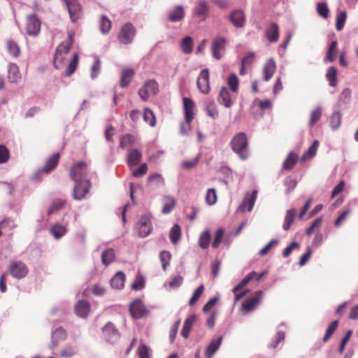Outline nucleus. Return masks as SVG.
I'll return each instance as SVG.
<instances>
[{"mask_svg": "<svg viewBox=\"0 0 358 358\" xmlns=\"http://www.w3.org/2000/svg\"><path fill=\"white\" fill-rule=\"evenodd\" d=\"M232 150L239 157L245 160L250 156L248 141L247 136L243 132L236 134L230 143Z\"/></svg>", "mask_w": 358, "mask_h": 358, "instance_id": "1", "label": "nucleus"}, {"mask_svg": "<svg viewBox=\"0 0 358 358\" xmlns=\"http://www.w3.org/2000/svg\"><path fill=\"white\" fill-rule=\"evenodd\" d=\"M73 41V33L69 32L68 40L61 43L57 48L54 57V66L56 69H59L63 62L65 55L69 52Z\"/></svg>", "mask_w": 358, "mask_h": 358, "instance_id": "2", "label": "nucleus"}, {"mask_svg": "<svg viewBox=\"0 0 358 358\" xmlns=\"http://www.w3.org/2000/svg\"><path fill=\"white\" fill-rule=\"evenodd\" d=\"M89 170L87 163L79 162L75 163L70 169V177L74 182L87 180Z\"/></svg>", "mask_w": 358, "mask_h": 358, "instance_id": "3", "label": "nucleus"}, {"mask_svg": "<svg viewBox=\"0 0 358 358\" xmlns=\"http://www.w3.org/2000/svg\"><path fill=\"white\" fill-rule=\"evenodd\" d=\"M136 35V29L131 23H126L124 24L117 36L119 41L122 44L131 43Z\"/></svg>", "mask_w": 358, "mask_h": 358, "instance_id": "4", "label": "nucleus"}, {"mask_svg": "<svg viewBox=\"0 0 358 358\" xmlns=\"http://www.w3.org/2000/svg\"><path fill=\"white\" fill-rule=\"evenodd\" d=\"M76 185L73 189V197L76 200H82L89 193L91 187L90 180L75 182Z\"/></svg>", "mask_w": 358, "mask_h": 358, "instance_id": "5", "label": "nucleus"}, {"mask_svg": "<svg viewBox=\"0 0 358 358\" xmlns=\"http://www.w3.org/2000/svg\"><path fill=\"white\" fill-rule=\"evenodd\" d=\"M158 91V85L156 81L150 80L138 90V95L143 101H145L150 96L156 94Z\"/></svg>", "mask_w": 358, "mask_h": 358, "instance_id": "6", "label": "nucleus"}, {"mask_svg": "<svg viewBox=\"0 0 358 358\" xmlns=\"http://www.w3.org/2000/svg\"><path fill=\"white\" fill-rule=\"evenodd\" d=\"M102 332L105 340L110 343H116L120 337L119 331L111 322L103 327Z\"/></svg>", "mask_w": 358, "mask_h": 358, "instance_id": "7", "label": "nucleus"}, {"mask_svg": "<svg viewBox=\"0 0 358 358\" xmlns=\"http://www.w3.org/2000/svg\"><path fill=\"white\" fill-rule=\"evenodd\" d=\"M8 271L15 278L20 279L24 278L28 273V268L22 262H11L8 266Z\"/></svg>", "mask_w": 358, "mask_h": 358, "instance_id": "8", "label": "nucleus"}, {"mask_svg": "<svg viewBox=\"0 0 358 358\" xmlns=\"http://www.w3.org/2000/svg\"><path fill=\"white\" fill-rule=\"evenodd\" d=\"M71 20L73 22H77L82 16V8L78 0H64Z\"/></svg>", "mask_w": 358, "mask_h": 358, "instance_id": "9", "label": "nucleus"}, {"mask_svg": "<svg viewBox=\"0 0 358 358\" xmlns=\"http://www.w3.org/2000/svg\"><path fill=\"white\" fill-rule=\"evenodd\" d=\"M263 294L264 292L262 291H258L255 293V296L246 300L242 305V312L246 314L254 310L260 303Z\"/></svg>", "mask_w": 358, "mask_h": 358, "instance_id": "10", "label": "nucleus"}, {"mask_svg": "<svg viewBox=\"0 0 358 358\" xmlns=\"http://www.w3.org/2000/svg\"><path fill=\"white\" fill-rule=\"evenodd\" d=\"M210 6L208 2L206 0H198L195 3V6L193 10V15L201 20H205L209 13Z\"/></svg>", "mask_w": 358, "mask_h": 358, "instance_id": "11", "label": "nucleus"}, {"mask_svg": "<svg viewBox=\"0 0 358 358\" xmlns=\"http://www.w3.org/2000/svg\"><path fill=\"white\" fill-rule=\"evenodd\" d=\"M41 29V22L35 15H30L27 17L26 31L27 34L36 36Z\"/></svg>", "mask_w": 358, "mask_h": 358, "instance_id": "12", "label": "nucleus"}, {"mask_svg": "<svg viewBox=\"0 0 358 358\" xmlns=\"http://www.w3.org/2000/svg\"><path fill=\"white\" fill-rule=\"evenodd\" d=\"M197 87L199 91L204 94H208L210 91L209 84V72L207 69H203L197 78L196 82Z\"/></svg>", "mask_w": 358, "mask_h": 358, "instance_id": "13", "label": "nucleus"}, {"mask_svg": "<svg viewBox=\"0 0 358 358\" xmlns=\"http://www.w3.org/2000/svg\"><path fill=\"white\" fill-rule=\"evenodd\" d=\"M226 40L223 37L215 38L211 45L213 57L216 59H220L225 52Z\"/></svg>", "mask_w": 358, "mask_h": 358, "instance_id": "14", "label": "nucleus"}, {"mask_svg": "<svg viewBox=\"0 0 358 358\" xmlns=\"http://www.w3.org/2000/svg\"><path fill=\"white\" fill-rule=\"evenodd\" d=\"M138 234L141 237L148 236L152 230V223L150 216L145 215L142 216L138 222Z\"/></svg>", "mask_w": 358, "mask_h": 358, "instance_id": "15", "label": "nucleus"}, {"mask_svg": "<svg viewBox=\"0 0 358 358\" xmlns=\"http://www.w3.org/2000/svg\"><path fill=\"white\" fill-rule=\"evenodd\" d=\"M130 313L133 317L141 318L146 313V308L141 299L134 300L130 305Z\"/></svg>", "mask_w": 358, "mask_h": 358, "instance_id": "16", "label": "nucleus"}, {"mask_svg": "<svg viewBox=\"0 0 358 358\" xmlns=\"http://www.w3.org/2000/svg\"><path fill=\"white\" fill-rule=\"evenodd\" d=\"M217 101L226 108H230L232 106V95L227 87L223 86L221 87L217 96Z\"/></svg>", "mask_w": 358, "mask_h": 358, "instance_id": "17", "label": "nucleus"}, {"mask_svg": "<svg viewBox=\"0 0 358 358\" xmlns=\"http://www.w3.org/2000/svg\"><path fill=\"white\" fill-rule=\"evenodd\" d=\"M257 197V190H254L250 195L248 193L237 210L241 213L244 212L245 208L248 206V210L251 211L254 207Z\"/></svg>", "mask_w": 358, "mask_h": 358, "instance_id": "18", "label": "nucleus"}, {"mask_svg": "<svg viewBox=\"0 0 358 358\" xmlns=\"http://www.w3.org/2000/svg\"><path fill=\"white\" fill-rule=\"evenodd\" d=\"M142 153L138 149H129L127 157V162L129 167L136 166L141 162Z\"/></svg>", "mask_w": 358, "mask_h": 358, "instance_id": "19", "label": "nucleus"}, {"mask_svg": "<svg viewBox=\"0 0 358 358\" xmlns=\"http://www.w3.org/2000/svg\"><path fill=\"white\" fill-rule=\"evenodd\" d=\"M183 105H184V113H185V119L188 122H192L194 117V107L195 104L191 99L184 98L183 99Z\"/></svg>", "mask_w": 358, "mask_h": 358, "instance_id": "20", "label": "nucleus"}, {"mask_svg": "<svg viewBox=\"0 0 358 358\" xmlns=\"http://www.w3.org/2000/svg\"><path fill=\"white\" fill-rule=\"evenodd\" d=\"M229 20L232 24L237 27H242L245 22V15L241 10H235L229 15Z\"/></svg>", "mask_w": 358, "mask_h": 358, "instance_id": "21", "label": "nucleus"}, {"mask_svg": "<svg viewBox=\"0 0 358 358\" xmlns=\"http://www.w3.org/2000/svg\"><path fill=\"white\" fill-rule=\"evenodd\" d=\"M59 153H55L52 156H51L46 162L44 167L42 169L39 170L36 173V176L38 174H40L41 173H49L52 169H54L56 167V166L59 162Z\"/></svg>", "mask_w": 358, "mask_h": 358, "instance_id": "22", "label": "nucleus"}, {"mask_svg": "<svg viewBox=\"0 0 358 358\" xmlns=\"http://www.w3.org/2000/svg\"><path fill=\"white\" fill-rule=\"evenodd\" d=\"M276 70V64L273 59H269L263 69L264 80L268 81L273 76Z\"/></svg>", "mask_w": 358, "mask_h": 358, "instance_id": "23", "label": "nucleus"}, {"mask_svg": "<svg viewBox=\"0 0 358 358\" xmlns=\"http://www.w3.org/2000/svg\"><path fill=\"white\" fill-rule=\"evenodd\" d=\"M222 336H219L217 339H213L206 349L205 356L206 358H212L221 345Z\"/></svg>", "mask_w": 358, "mask_h": 358, "instance_id": "24", "label": "nucleus"}, {"mask_svg": "<svg viewBox=\"0 0 358 358\" xmlns=\"http://www.w3.org/2000/svg\"><path fill=\"white\" fill-rule=\"evenodd\" d=\"M196 320V316L195 315H189L184 322L182 329L181 330V336L185 338L189 337V332Z\"/></svg>", "mask_w": 358, "mask_h": 358, "instance_id": "25", "label": "nucleus"}, {"mask_svg": "<svg viewBox=\"0 0 358 358\" xmlns=\"http://www.w3.org/2000/svg\"><path fill=\"white\" fill-rule=\"evenodd\" d=\"M8 78L10 83H16L19 82L21 78V74L17 64L10 63L8 65Z\"/></svg>", "mask_w": 358, "mask_h": 358, "instance_id": "26", "label": "nucleus"}, {"mask_svg": "<svg viewBox=\"0 0 358 358\" xmlns=\"http://www.w3.org/2000/svg\"><path fill=\"white\" fill-rule=\"evenodd\" d=\"M90 311V303L85 300L80 301L75 307L76 314L83 318L87 317Z\"/></svg>", "mask_w": 358, "mask_h": 358, "instance_id": "27", "label": "nucleus"}, {"mask_svg": "<svg viewBox=\"0 0 358 358\" xmlns=\"http://www.w3.org/2000/svg\"><path fill=\"white\" fill-rule=\"evenodd\" d=\"M125 282V275L122 272H117L110 280V285L113 288L121 289L124 287Z\"/></svg>", "mask_w": 358, "mask_h": 358, "instance_id": "28", "label": "nucleus"}, {"mask_svg": "<svg viewBox=\"0 0 358 358\" xmlns=\"http://www.w3.org/2000/svg\"><path fill=\"white\" fill-rule=\"evenodd\" d=\"M204 108L208 115L213 119H215L218 116L217 108L214 101L206 100L204 103Z\"/></svg>", "mask_w": 358, "mask_h": 358, "instance_id": "29", "label": "nucleus"}, {"mask_svg": "<svg viewBox=\"0 0 358 358\" xmlns=\"http://www.w3.org/2000/svg\"><path fill=\"white\" fill-rule=\"evenodd\" d=\"M134 75V71L132 69H126L123 70L122 72L120 80L121 87H127L130 83Z\"/></svg>", "mask_w": 358, "mask_h": 358, "instance_id": "30", "label": "nucleus"}, {"mask_svg": "<svg viewBox=\"0 0 358 358\" xmlns=\"http://www.w3.org/2000/svg\"><path fill=\"white\" fill-rule=\"evenodd\" d=\"M66 337V331L62 328H57L52 333V344L50 348H54L59 341L64 340Z\"/></svg>", "mask_w": 358, "mask_h": 358, "instance_id": "31", "label": "nucleus"}, {"mask_svg": "<svg viewBox=\"0 0 358 358\" xmlns=\"http://www.w3.org/2000/svg\"><path fill=\"white\" fill-rule=\"evenodd\" d=\"M342 114L340 111H334L329 117V124L332 130L338 129L341 124Z\"/></svg>", "mask_w": 358, "mask_h": 358, "instance_id": "32", "label": "nucleus"}, {"mask_svg": "<svg viewBox=\"0 0 358 358\" xmlns=\"http://www.w3.org/2000/svg\"><path fill=\"white\" fill-rule=\"evenodd\" d=\"M266 36L270 42H275L279 37L278 27L276 23H272L266 31Z\"/></svg>", "mask_w": 358, "mask_h": 358, "instance_id": "33", "label": "nucleus"}, {"mask_svg": "<svg viewBox=\"0 0 358 358\" xmlns=\"http://www.w3.org/2000/svg\"><path fill=\"white\" fill-rule=\"evenodd\" d=\"M184 17V10L181 6H177L169 14V19L171 22H178Z\"/></svg>", "mask_w": 358, "mask_h": 358, "instance_id": "34", "label": "nucleus"}, {"mask_svg": "<svg viewBox=\"0 0 358 358\" xmlns=\"http://www.w3.org/2000/svg\"><path fill=\"white\" fill-rule=\"evenodd\" d=\"M164 183V180L159 173L152 174L148 178V185L153 188L162 186Z\"/></svg>", "mask_w": 358, "mask_h": 358, "instance_id": "35", "label": "nucleus"}, {"mask_svg": "<svg viewBox=\"0 0 358 358\" xmlns=\"http://www.w3.org/2000/svg\"><path fill=\"white\" fill-rule=\"evenodd\" d=\"M180 48L184 54L189 55L193 50V39L190 36L185 37L180 43Z\"/></svg>", "mask_w": 358, "mask_h": 358, "instance_id": "36", "label": "nucleus"}, {"mask_svg": "<svg viewBox=\"0 0 358 358\" xmlns=\"http://www.w3.org/2000/svg\"><path fill=\"white\" fill-rule=\"evenodd\" d=\"M296 213V211L294 208L289 209L287 211L286 215L285 217V221L282 225V228L285 231L289 229L292 224L294 222Z\"/></svg>", "mask_w": 358, "mask_h": 358, "instance_id": "37", "label": "nucleus"}, {"mask_svg": "<svg viewBox=\"0 0 358 358\" xmlns=\"http://www.w3.org/2000/svg\"><path fill=\"white\" fill-rule=\"evenodd\" d=\"M176 203V199L171 196H166L164 198V207L162 213L168 214L173 209Z\"/></svg>", "mask_w": 358, "mask_h": 358, "instance_id": "38", "label": "nucleus"}, {"mask_svg": "<svg viewBox=\"0 0 358 358\" xmlns=\"http://www.w3.org/2000/svg\"><path fill=\"white\" fill-rule=\"evenodd\" d=\"M115 250L112 248H108L102 252L101 262L105 266H108L115 259Z\"/></svg>", "mask_w": 358, "mask_h": 358, "instance_id": "39", "label": "nucleus"}, {"mask_svg": "<svg viewBox=\"0 0 358 358\" xmlns=\"http://www.w3.org/2000/svg\"><path fill=\"white\" fill-rule=\"evenodd\" d=\"M181 236V229L178 224H175L171 229L169 238L171 243L174 245L177 244Z\"/></svg>", "mask_w": 358, "mask_h": 358, "instance_id": "40", "label": "nucleus"}, {"mask_svg": "<svg viewBox=\"0 0 358 358\" xmlns=\"http://www.w3.org/2000/svg\"><path fill=\"white\" fill-rule=\"evenodd\" d=\"M326 78L331 87H335L337 84V69L334 66H330L326 73Z\"/></svg>", "mask_w": 358, "mask_h": 358, "instance_id": "41", "label": "nucleus"}, {"mask_svg": "<svg viewBox=\"0 0 358 358\" xmlns=\"http://www.w3.org/2000/svg\"><path fill=\"white\" fill-rule=\"evenodd\" d=\"M210 231L209 229L205 230L199 236V245L202 249H206L210 244Z\"/></svg>", "mask_w": 358, "mask_h": 358, "instance_id": "42", "label": "nucleus"}, {"mask_svg": "<svg viewBox=\"0 0 358 358\" xmlns=\"http://www.w3.org/2000/svg\"><path fill=\"white\" fill-rule=\"evenodd\" d=\"M100 30L103 34H108L112 26L111 21L106 15H102L100 19Z\"/></svg>", "mask_w": 358, "mask_h": 358, "instance_id": "43", "label": "nucleus"}, {"mask_svg": "<svg viewBox=\"0 0 358 358\" xmlns=\"http://www.w3.org/2000/svg\"><path fill=\"white\" fill-rule=\"evenodd\" d=\"M227 84L233 92H237L239 86V79L235 73H231L227 79Z\"/></svg>", "mask_w": 358, "mask_h": 358, "instance_id": "44", "label": "nucleus"}, {"mask_svg": "<svg viewBox=\"0 0 358 358\" xmlns=\"http://www.w3.org/2000/svg\"><path fill=\"white\" fill-rule=\"evenodd\" d=\"M318 146L319 141L317 140L314 141L312 145L304 152L301 159L304 161L314 157L316 154Z\"/></svg>", "mask_w": 358, "mask_h": 358, "instance_id": "45", "label": "nucleus"}, {"mask_svg": "<svg viewBox=\"0 0 358 358\" xmlns=\"http://www.w3.org/2000/svg\"><path fill=\"white\" fill-rule=\"evenodd\" d=\"M50 231L55 238L59 239L66 233V229L63 225L55 224L52 227Z\"/></svg>", "mask_w": 358, "mask_h": 358, "instance_id": "46", "label": "nucleus"}, {"mask_svg": "<svg viewBox=\"0 0 358 358\" xmlns=\"http://www.w3.org/2000/svg\"><path fill=\"white\" fill-rule=\"evenodd\" d=\"M143 120L150 127H154L156 124L155 116L153 112L148 108H145L143 111Z\"/></svg>", "mask_w": 358, "mask_h": 358, "instance_id": "47", "label": "nucleus"}, {"mask_svg": "<svg viewBox=\"0 0 358 358\" xmlns=\"http://www.w3.org/2000/svg\"><path fill=\"white\" fill-rule=\"evenodd\" d=\"M136 141V138L134 136L127 134L123 135L120 138V145L122 148H125L129 145H133Z\"/></svg>", "mask_w": 358, "mask_h": 358, "instance_id": "48", "label": "nucleus"}, {"mask_svg": "<svg viewBox=\"0 0 358 358\" xmlns=\"http://www.w3.org/2000/svg\"><path fill=\"white\" fill-rule=\"evenodd\" d=\"M297 160V156L293 152H291L285 160L282 167L285 170H290L294 166Z\"/></svg>", "mask_w": 358, "mask_h": 358, "instance_id": "49", "label": "nucleus"}, {"mask_svg": "<svg viewBox=\"0 0 358 358\" xmlns=\"http://www.w3.org/2000/svg\"><path fill=\"white\" fill-rule=\"evenodd\" d=\"M322 108L321 106H317L310 113V119L309 121V126H313L321 117Z\"/></svg>", "mask_w": 358, "mask_h": 358, "instance_id": "50", "label": "nucleus"}, {"mask_svg": "<svg viewBox=\"0 0 358 358\" xmlns=\"http://www.w3.org/2000/svg\"><path fill=\"white\" fill-rule=\"evenodd\" d=\"M347 18V13L345 11H341L336 17V27L338 31H341L345 25Z\"/></svg>", "mask_w": 358, "mask_h": 358, "instance_id": "51", "label": "nucleus"}, {"mask_svg": "<svg viewBox=\"0 0 358 358\" xmlns=\"http://www.w3.org/2000/svg\"><path fill=\"white\" fill-rule=\"evenodd\" d=\"M338 320H335L334 322H332L328 327L327 331H326V333L323 337V341L324 342H327L329 340V338L331 337V336L333 335L334 332L335 331V330L336 329V328L338 327Z\"/></svg>", "mask_w": 358, "mask_h": 358, "instance_id": "52", "label": "nucleus"}, {"mask_svg": "<svg viewBox=\"0 0 358 358\" xmlns=\"http://www.w3.org/2000/svg\"><path fill=\"white\" fill-rule=\"evenodd\" d=\"M78 55L77 53H75L73 55V59L69 64L68 68L66 69V76H70L72 73H73L78 67Z\"/></svg>", "mask_w": 358, "mask_h": 358, "instance_id": "53", "label": "nucleus"}, {"mask_svg": "<svg viewBox=\"0 0 358 358\" xmlns=\"http://www.w3.org/2000/svg\"><path fill=\"white\" fill-rule=\"evenodd\" d=\"M336 48H337V42L336 41H334L331 43L327 54V59L329 62H334L336 57Z\"/></svg>", "mask_w": 358, "mask_h": 358, "instance_id": "54", "label": "nucleus"}, {"mask_svg": "<svg viewBox=\"0 0 358 358\" xmlns=\"http://www.w3.org/2000/svg\"><path fill=\"white\" fill-rule=\"evenodd\" d=\"M7 48L9 53L13 57H17L20 55V48L15 42L11 40L8 41Z\"/></svg>", "mask_w": 358, "mask_h": 358, "instance_id": "55", "label": "nucleus"}, {"mask_svg": "<svg viewBox=\"0 0 358 358\" xmlns=\"http://www.w3.org/2000/svg\"><path fill=\"white\" fill-rule=\"evenodd\" d=\"M224 233V231L222 228H220L216 231L213 241L212 243L213 248H217L219 247L220 244L222 241Z\"/></svg>", "mask_w": 358, "mask_h": 358, "instance_id": "56", "label": "nucleus"}, {"mask_svg": "<svg viewBox=\"0 0 358 358\" xmlns=\"http://www.w3.org/2000/svg\"><path fill=\"white\" fill-rule=\"evenodd\" d=\"M101 71V61L98 57H95V61L91 69V78H96Z\"/></svg>", "mask_w": 358, "mask_h": 358, "instance_id": "57", "label": "nucleus"}, {"mask_svg": "<svg viewBox=\"0 0 358 358\" xmlns=\"http://www.w3.org/2000/svg\"><path fill=\"white\" fill-rule=\"evenodd\" d=\"M139 358H150V348L144 343H141L137 349Z\"/></svg>", "mask_w": 358, "mask_h": 358, "instance_id": "58", "label": "nucleus"}, {"mask_svg": "<svg viewBox=\"0 0 358 358\" xmlns=\"http://www.w3.org/2000/svg\"><path fill=\"white\" fill-rule=\"evenodd\" d=\"M204 290V286L200 285L194 292L192 296L189 299V305L193 306L201 297Z\"/></svg>", "mask_w": 358, "mask_h": 358, "instance_id": "59", "label": "nucleus"}, {"mask_svg": "<svg viewBox=\"0 0 358 358\" xmlns=\"http://www.w3.org/2000/svg\"><path fill=\"white\" fill-rule=\"evenodd\" d=\"M171 257V253L168 251L164 250L160 252L159 257L162 262V268L164 271L166 269V266L169 264Z\"/></svg>", "mask_w": 358, "mask_h": 358, "instance_id": "60", "label": "nucleus"}, {"mask_svg": "<svg viewBox=\"0 0 358 358\" xmlns=\"http://www.w3.org/2000/svg\"><path fill=\"white\" fill-rule=\"evenodd\" d=\"M206 201L209 205H213L217 201V194L215 189L211 188L207 191Z\"/></svg>", "mask_w": 358, "mask_h": 358, "instance_id": "61", "label": "nucleus"}, {"mask_svg": "<svg viewBox=\"0 0 358 358\" xmlns=\"http://www.w3.org/2000/svg\"><path fill=\"white\" fill-rule=\"evenodd\" d=\"M148 171V166L145 163L142 164L138 169L132 171V175L135 178H141Z\"/></svg>", "mask_w": 358, "mask_h": 358, "instance_id": "62", "label": "nucleus"}, {"mask_svg": "<svg viewBox=\"0 0 358 358\" xmlns=\"http://www.w3.org/2000/svg\"><path fill=\"white\" fill-rule=\"evenodd\" d=\"M317 11L318 14L324 18H327L329 16V8L325 3H318L317 5Z\"/></svg>", "mask_w": 358, "mask_h": 358, "instance_id": "63", "label": "nucleus"}, {"mask_svg": "<svg viewBox=\"0 0 358 358\" xmlns=\"http://www.w3.org/2000/svg\"><path fill=\"white\" fill-rule=\"evenodd\" d=\"M145 280L141 275L138 276L131 285V288L134 290H141L144 287Z\"/></svg>", "mask_w": 358, "mask_h": 358, "instance_id": "64", "label": "nucleus"}]
</instances>
